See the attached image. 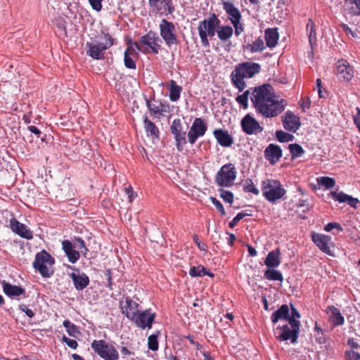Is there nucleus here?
<instances>
[{
  "instance_id": "f257e3e1",
  "label": "nucleus",
  "mask_w": 360,
  "mask_h": 360,
  "mask_svg": "<svg viewBox=\"0 0 360 360\" xmlns=\"http://www.w3.org/2000/svg\"><path fill=\"white\" fill-rule=\"evenodd\" d=\"M250 99L256 112L266 118L278 116L285 110L286 105L284 99H278L270 84L255 87Z\"/></svg>"
},
{
  "instance_id": "f03ea898",
  "label": "nucleus",
  "mask_w": 360,
  "mask_h": 360,
  "mask_svg": "<svg viewBox=\"0 0 360 360\" xmlns=\"http://www.w3.org/2000/svg\"><path fill=\"white\" fill-rule=\"evenodd\" d=\"M261 70V65L253 62H243L238 64L231 72L230 77L232 84L243 91L246 87L245 79L253 77Z\"/></svg>"
},
{
  "instance_id": "7ed1b4c3",
  "label": "nucleus",
  "mask_w": 360,
  "mask_h": 360,
  "mask_svg": "<svg viewBox=\"0 0 360 360\" xmlns=\"http://www.w3.org/2000/svg\"><path fill=\"white\" fill-rule=\"evenodd\" d=\"M221 21L215 13H212L208 18L199 22L198 31L202 45L205 47L210 46L208 38H212L217 33Z\"/></svg>"
},
{
  "instance_id": "20e7f679",
  "label": "nucleus",
  "mask_w": 360,
  "mask_h": 360,
  "mask_svg": "<svg viewBox=\"0 0 360 360\" xmlns=\"http://www.w3.org/2000/svg\"><path fill=\"white\" fill-rule=\"evenodd\" d=\"M300 326V321L292 319L290 323L278 325L274 330L275 338L280 342L290 340L291 343L295 344L297 342Z\"/></svg>"
},
{
  "instance_id": "39448f33",
  "label": "nucleus",
  "mask_w": 360,
  "mask_h": 360,
  "mask_svg": "<svg viewBox=\"0 0 360 360\" xmlns=\"http://www.w3.org/2000/svg\"><path fill=\"white\" fill-rule=\"evenodd\" d=\"M162 41L156 32L149 31L142 36L139 43L134 42L135 47L145 54H158L161 49Z\"/></svg>"
},
{
  "instance_id": "423d86ee",
  "label": "nucleus",
  "mask_w": 360,
  "mask_h": 360,
  "mask_svg": "<svg viewBox=\"0 0 360 360\" xmlns=\"http://www.w3.org/2000/svg\"><path fill=\"white\" fill-rule=\"evenodd\" d=\"M55 259L45 250L37 252L33 262V267L44 278H49L53 274V265Z\"/></svg>"
},
{
  "instance_id": "0eeeda50",
  "label": "nucleus",
  "mask_w": 360,
  "mask_h": 360,
  "mask_svg": "<svg viewBox=\"0 0 360 360\" xmlns=\"http://www.w3.org/2000/svg\"><path fill=\"white\" fill-rule=\"evenodd\" d=\"M262 191L264 197L271 202H276L282 198L286 191L280 181L274 179H266L262 182Z\"/></svg>"
},
{
  "instance_id": "6e6552de",
  "label": "nucleus",
  "mask_w": 360,
  "mask_h": 360,
  "mask_svg": "<svg viewBox=\"0 0 360 360\" xmlns=\"http://www.w3.org/2000/svg\"><path fill=\"white\" fill-rule=\"evenodd\" d=\"M102 39L104 43L87 42L86 46L88 48L86 54L96 60H101L103 58V52L114 44V39L108 33H102Z\"/></svg>"
},
{
  "instance_id": "1a4fd4ad",
  "label": "nucleus",
  "mask_w": 360,
  "mask_h": 360,
  "mask_svg": "<svg viewBox=\"0 0 360 360\" xmlns=\"http://www.w3.org/2000/svg\"><path fill=\"white\" fill-rule=\"evenodd\" d=\"M237 170L232 163L221 166L214 177L216 184L220 187H231L236 179Z\"/></svg>"
},
{
  "instance_id": "9d476101",
  "label": "nucleus",
  "mask_w": 360,
  "mask_h": 360,
  "mask_svg": "<svg viewBox=\"0 0 360 360\" xmlns=\"http://www.w3.org/2000/svg\"><path fill=\"white\" fill-rule=\"evenodd\" d=\"M94 353L103 360H118L119 353L116 348L104 340H94L91 343Z\"/></svg>"
},
{
  "instance_id": "9b49d317",
  "label": "nucleus",
  "mask_w": 360,
  "mask_h": 360,
  "mask_svg": "<svg viewBox=\"0 0 360 360\" xmlns=\"http://www.w3.org/2000/svg\"><path fill=\"white\" fill-rule=\"evenodd\" d=\"M159 27L160 36L167 46H171L178 44L179 41L176 34V27L172 22L162 19Z\"/></svg>"
},
{
  "instance_id": "f8f14e48",
  "label": "nucleus",
  "mask_w": 360,
  "mask_h": 360,
  "mask_svg": "<svg viewBox=\"0 0 360 360\" xmlns=\"http://www.w3.org/2000/svg\"><path fill=\"white\" fill-rule=\"evenodd\" d=\"M156 314L152 311L151 309H146L142 311H139L131 321L138 327L143 330L151 328L155 321Z\"/></svg>"
},
{
  "instance_id": "ddd939ff",
  "label": "nucleus",
  "mask_w": 360,
  "mask_h": 360,
  "mask_svg": "<svg viewBox=\"0 0 360 360\" xmlns=\"http://www.w3.org/2000/svg\"><path fill=\"white\" fill-rule=\"evenodd\" d=\"M207 129L205 122L202 118H195L188 132V143L193 145L199 137L205 135Z\"/></svg>"
},
{
  "instance_id": "4468645a",
  "label": "nucleus",
  "mask_w": 360,
  "mask_h": 360,
  "mask_svg": "<svg viewBox=\"0 0 360 360\" xmlns=\"http://www.w3.org/2000/svg\"><path fill=\"white\" fill-rule=\"evenodd\" d=\"M171 133L174 135L175 145L179 152L184 150V147L186 144V131H183V126L180 119H174L170 127Z\"/></svg>"
},
{
  "instance_id": "2eb2a0df",
  "label": "nucleus",
  "mask_w": 360,
  "mask_h": 360,
  "mask_svg": "<svg viewBox=\"0 0 360 360\" xmlns=\"http://www.w3.org/2000/svg\"><path fill=\"white\" fill-rule=\"evenodd\" d=\"M68 268L73 270V272L69 274L74 286L77 290H83L89 285V278L84 272H81L78 268L69 266Z\"/></svg>"
},
{
  "instance_id": "dca6fc26",
  "label": "nucleus",
  "mask_w": 360,
  "mask_h": 360,
  "mask_svg": "<svg viewBox=\"0 0 360 360\" xmlns=\"http://www.w3.org/2000/svg\"><path fill=\"white\" fill-rule=\"evenodd\" d=\"M241 127L243 131L248 134H257L263 131V127L259 122L250 114H247L241 120Z\"/></svg>"
},
{
  "instance_id": "f3484780",
  "label": "nucleus",
  "mask_w": 360,
  "mask_h": 360,
  "mask_svg": "<svg viewBox=\"0 0 360 360\" xmlns=\"http://www.w3.org/2000/svg\"><path fill=\"white\" fill-rule=\"evenodd\" d=\"M311 240L323 252L332 255L330 247L333 243L330 236L314 233L311 236Z\"/></svg>"
},
{
  "instance_id": "a211bd4d",
  "label": "nucleus",
  "mask_w": 360,
  "mask_h": 360,
  "mask_svg": "<svg viewBox=\"0 0 360 360\" xmlns=\"http://www.w3.org/2000/svg\"><path fill=\"white\" fill-rule=\"evenodd\" d=\"M282 122L285 129L293 133L297 131L301 124L300 117L290 110L285 112L282 117Z\"/></svg>"
},
{
  "instance_id": "6ab92c4d",
  "label": "nucleus",
  "mask_w": 360,
  "mask_h": 360,
  "mask_svg": "<svg viewBox=\"0 0 360 360\" xmlns=\"http://www.w3.org/2000/svg\"><path fill=\"white\" fill-rule=\"evenodd\" d=\"M337 75L340 79L345 82L350 81L354 77V70L352 66L345 60H339L336 63Z\"/></svg>"
},
{
  "instance_id": "aec40b11",
  "label": "nucleus",
  "mask_w": 360,
  "mask_h": 360,
  "mask_svg": "<svg viewBox=\"0 0 360 360\" xmlns=\"http://www.w3.org/2000/svg\"><path fill=\"white\" fill-rule=\"evenodd\" d=\"M139 304L129 297H126L124 301L120 302L122 313L131 321L139 312Z\"/></svg>"
},
{
  "instance_id": "412c9836",
  "label": "nucleus",
  "mask_w": 360,
  "mask_h": 360,
  "mask_svg": "<svg viewBox=\"0 0 360 360\" xmlns=\"http://www.w3.org/2000/svg\"><path fill=\"white\" fill-rule=\"evenodd\" d=\"M10 227L14 233L22 238L27 240L33 238L32 231L25 224L20 223L14 217L10 219Z\"/></svg>"
},
{
  "instance_id": "4be33fe9",
  "label": "nucleus",
  "mask_w": 360,
  "mask_h": 360,
  "mask_svg": "<svg viewBox=\"0 0 360 360\" xmlns=\"http://www.w3.org/2000/svg\"><path fill=\"white\" fill-rule=\"evenodd\" d=\"M282 155L283 152L281 148L274 143H270L264 151L265 159L272 165L279 161Z\"/></svg>"
},
{
  "instance_id": "5701e85b",
  "label": "nucleus",
  "mask_w": 360,
  "mask_h": 360,
  "mask_svg": "<svg viewBox=\"0 0 360 360\" xmlns=\"http://www.w3.org/2000/svg\"><path fill=\"white\" fill-rule=\"evenodd\" d=\"M4 293L11 298H15L19 296L26 297L25 289L15 285H12L6 281H1Z\"/></svg>"
},
{
  "instance_id": "b1692460",
  "label": "nucleus",
  "mask_w": 360,
  "mask_h": 360,
  "mask_svg": "<svg viewBox=\"0 0 360 360\" xmlns=\"http://www.w3.org/2000/svg\"><path fill=\"white\" fill-rule=\"evenodd\" d=\"M148 4L152 11L155 13H160L162 10V5L165 11L169 14L174 11L172 0H148Z\"/></svg>"
},
{
  "instance_id": "393cba45",
  "label": "nucleus",
  "mask_w": 360,
  "mask_h": 360,
  "mask_svg": "<svg viewBox=\"0 0 360 360\" xmlns=\"http://www.w3.org/2000/svg\"><path fill=\"white\" fill-rule=\"evenodd\" d=\"M222 5L231 23L236 21H241L242 15L239 9L236 8L232 2L229 1H222Z\"/></svg>"
},
{
  "instance_id": "a878e982",
  "label": "nucleus",
  "mask_w": 360,
  "mask_h": 360,
  "mask_svg": "<svg viewBox=\"0 0 360 360\" xmlns=\"http://www.w3.org/2000/svg\"><path fill=\"white\" fill-rule=\"evenodd\" d=\"M62 249L65 252L70 263L75 264L79 260L80 257L79 252L75 250V246L72 242L68 240H63Z\"/></svg>"
},
{
  "instance_id": "bb28decb",
  "label": "nucleus",
  "mask_w": 360,
  "mask_h": 360,
  "mask_svg": "<svg viewBox=\"0 0 360 360\" xmlns=\"http://www.w3.org/2000/svg\"><path fill=\"white\" fill-rule=\"evenodd\" d=\"M213 134L217 141V143L223 147H230L233 143L232 136L226 130L221 129H214Z\"/></svg>"
},
{
  "instance_id": "cd10ccee",
  "label": "nucleus",
  "mask_w": 360,
  "mask_h": 360,
  "mask_svg": "<svg viewBox=\"0 0 360 360\" xmlns=\"http://www.w3.org/2000/svg\"><path fill=\"white\" fill-rule=\"evenodd\" d=\"M330 195L335 200H337L339 202H347L349 205L354 208H356L358 204L359 203L358 198H353L352 196L347 195L342 191L339 193L332 191L330 193Z\"/></svg>"
},
{
  "instance_id": "c85d7f7f",
  "label": "nucleus",
  "mask_w": 360,
  "mask_h": 360,
  "mask_svg": "<svg viewBox=\"0 0 360 360\" xmlns=\"http://www.w3.org/2000/svg\"><path fill=\"white\" fill-rule=\"evenodd\" d=\"M146 106L151 115H161L167 111L168 105L162 103L161 101H157L155 103H151L150 100H146Z\"/></svg>"
},
{
  "instance_id": "c756f323",
  "label": "nucleus",
  "mask_w": 360,
  "mask_h": 360,
  "mask_svg": "<svg viewBox=\"0 0 360 360\" xmlns=\"http://www.w3.org/2000/svg\"><path fill=\"white\" fill-rule=\"evenodd\" d=\"M288 318L289 307L287 304H283L272 314L271 320L274 324H276L279 320L282 319H284L288 322Z\"/></svg>"
},
{
  "instance_id": "7c9ffc66",
  "label": "nucleus",
  "mask_w": 360,
  "mask_h": 360,
  "mask_svg": "<svg viewBox=\"0 0 360 360\" xmlns=\"http://www.w3.org/2000/svg\"><path fill=\"white\" fill-rule=\"evenodd\" d=\"M264 264L269 268L278 267L281 264L279 249L269 252L265 259Z\"/></svg>"
},
{
  "instance_id": "2f4dec72",
  "label": "nucleus",
  "mask_w": 360,
  "mask_h": 360,
  "mask_svg": "<svg viewBox=\"0 0 360 360\" xmlns=\"http://www.w3.org/2000/svg\"><path fill=\"white\" fill-rule=\"evenodd\" d=\"M279 34L277 28H268L265 30L266 44L269 48H274L277 44Z\"/></svg>"
},
{
  "instance_id": "473e14b6",
  "label": "nucleus",
  "mask_w": 360,
  "mask_h": 360,
  "mask_svg": "<svg viewBox=\"0 0 360 360\" xmlns=\"http://www.w3.org/2000/svg\"><path fill=\"white\" fill-rule=\"evenodd\" d=\"M327 310L331 314L329 316V320L334 326H340L344 323V317L337 307L334 306H329L327 308Z\"/></svg>"
},
{
  "instance_id": "72a5a7b5",
  "label": "nucleus",
  "mask_w": 360,
  "mask_h": 360,
  "mask_svg": "<svg viewBox=\"0 0 360 360\" xmlns=\"http://www.w3.org/2000/svg\"><path fill=\"white\" fill-rule=\"evenodd\" d=\"M143 125L148 136L159 139L160 131L158 128L148 119L147 115L143 117Z\"/></svg>"
},
{
  "instance_id": "f704fd0d",
  "label": "nucleus",
  "mask_w": 360,
  "mask_h": 360,
  "mask_svg": "<svg viewBox=\"0 0 360 360\" xmlns=\"http://www.w3.org/2000/svg\"><path fill=\"white\" fill-rule=\"evenodd\" d=\"M233 34V29L230 25H219L217 30L219 39L221 41H226L230 39Z\"/></svg>"
},
{
  "instance_id": "c9c22d12",
  "label": "nucleus",
  "mask_w": 360,
  "mask_h": 360,
  "mask_svg": "<svg viewBox=\"0 0 360 360\" xmlns=\"http://www.w3.org/2000/svg\"><path fill=\"white\" fill-rule=\"evenodd\" d=\"M169 97L171 101L175 102L177 101L180 98V94L182 91V87L176 84V82L171 79L169 83Z\"/></svg>"
},
{
  "instance_id": "e433bc0d",
  "label": "nucleus",
  "mask_w": 360,
  "mask_h": 360,
  "mask_svg": "<svg viewBox=\"0 0 360 360\" xmlns=\"http://www.w3.org/2000/svg\"><path fill=\"white\" fill-rule=\"evenodd\" d=\"M307 32H308L309 42L311 46L316 42V25L312 19H308L307 24Z\"/></svg>"
},
{
  "instance_id": "4c0bfd02",
  "label": "nucleus",
  "mask_w": 360,
  "mask_h": 360,
  "mask_svg": "<svg viewBox=\"0 0 360 360\" xmlns=\"http://www.w3.org/2000/svg\"><path fill=\"white\" fill-rule=\"evenodd\" d=\"M189 275L191 277H197V276L201 277L205 275H207L208 276H210L211 278L214 277V276L213 273L207 271L205 268L202 265H199L198 266H192L190 269Z\"/></svg>"
},
{
  "instance_id": "58836bf2",
  "label": "nucleus",
  "mask_w": 360,
  "mask_h": 360,
  "mask_svg": "<svg viewBox=\"0 0 360 360\" xmlns=\"http://www.w3.org/2000/svg\"><path fill=\"white\" fill-rule=\"evenodd\" d=\"M246 49L251 53L262 52L264 50L265 46L262 38H257L252 44L246 45Z\"/></svg>"
},
{
  "instance_id": "ea45409f",
  "label": "nucleus",
  "mask_w": 360,
  "mask_h": 360,
  "mask_svg": "<svg viewBox=\"0 0 360 360\" xmlns=\"http://www.w3.org/2000/svg\"><path fill=\"white\" fill-rule=\"evenodd\" d=\"M264 276L266 279L269 281H283V280L282 274L279 271L275 269H267L264 272Z\"/></svg>"
},
{
  "instance_id": "a19ab883",
  "label": "nucleus",
  "mask_w": 360,
  "mask_h": 360,
  "mask_svg": "<svg viewBox=\"0 0 360 360\" xmlns=\"http://www.w3.org/2000/svg\"><path fill=\"white\" fill-rule=\"evenodd\" d=\"M292 159L301 157L304 153L303 148L297 143H291L288 146Z\"/></svg>"
},
{
  "instance_id": "79ce46f5",
  "label": "nucleus",
  "mask_w": 360,
  "mask_h": 360,
  "mask_svg": "<svg viewBox=\"0 0 360 360\" xmlns=\"http://www.w3.org/2000/svg\"><path fill=\"white\" fill-rule=\"evenodd\" d=\"M316 181L319 186H323L326 189L332 188L335 184V179L329 176L318 177Z\"/></svg>"
},
{
  "instance_id": "37998d69",
  "label": "nucleus",
  "mask_w": 360,
  "mask_h": 360,
  "mask_svg": "<svg viewBox=\"0 0 360 360\" xmlns=\"http://www.w3.org/2000/svg\"><path fill=\"white\" fill-rule=\"evenodd\" d=\"M160 334V331H156L148 338V347L152 351H157L159 348L158 338Z\"/></svg>"
},
{
  "instance_id": "c03bdc74",
  "label": "nucleus",
  "mask_w": 360,
  "mask_h": 360,
  "mask_svg": "<svg viewBox=\"0 0 360 360\" xmlns=\"http://www.w3.org/2000/svg\"><path fill=\"white\" fill-rule=\"evenodd\" d=\"M243 191L246 193H252L254 195H259V191L255 186L252 180L251 179H247L245 180L243 186Z\"/></svg>"
},
{
  "instance_id": "a18cd8bd",
  "label": "nucleus",
  "mask_w": 360,
  "mask_h": 360,
  "mask_svg": "<svg viewBox=\"0 0 360 360\" xmlns=\"http://www.w3.org/2000/svg\"><path fill=\"white\" fill-rule=\"evenodd\" d=\"M63 326L65 328L66 331L69 335L76 337V335L79 334L80 332L76 325L71 323L69 320H65L63 323Z\"/></svg>"
},
{
  "instance_id": "49530a36",
  "label": "nucleus",
  "mask_w": 360,
  "mask_h": 360,
  "mask_svg": "<svg viewBox=\"0 0 360 360\" xmlns=\"http://www.w3.org/2000/svg\"><path fill=\"white\" fill-rule=\"evenodd\" d=\"M276 136L278 141L281 143L292 141L294 139L292 134L282 130L276 131Z\"/></svg>"
},
{
  "instance_id": "de8ad7c7",
  "label": "nucleus",
  "mask_w": 360,
  "mask_h": 360,
  "mask_svg": "<svg viewBox=\"0 0 360 360\" xmlns=\"http://www.w3.org/2000/svg\"><path fill=\"white\" fill-rule=\"evenodd\" d=\"M250 94V90H246L243 94L238 95L236 98L237 103L240 104L244 109H247L248 107V97Z\"/></svg>"
},
{
  "instance_id": "09e8293b",
  "label": "nucleus",
  "mask_w": 360,
  "mask_h": 360,
  "mask_svg": "<svg viewBox=\"0 0 360 360\" xmlns=\"http://www.w3.org/2000/svg\"><path fill=\"white\" fill-rule=\"evenodd\" d=\"M351 5L349 13L354 15H360V0H345Z\"/></svg>"
},
{
  "instance_id": "8fccbe9b",
  "label": "nucleus",
  "mask_w": 360,
  "mask_h": 360,
  "mask_svg": "<svg viewBox=\"0 0 360 360\" xmlns=\"http://www.w3.org/2000/svg\"><path fill=\"white\" fill-rule=\"evenodd\" d=\"M219 196L224 201L232 204L233 202L234 196L232 192L220 188L219 190Z\"/></svg>"
},
{
  "instance_id": "3c124183",
  "label": "nucleus",
  "mask_w": 360,
  "mask_h": 360,
  "mask_svg": "<svg viewBox=\"0 0 360 360\" xmlns=\"http://www.w3.org/2000/svg\"><path fill=\"white\" fill-rule=\"evenodd\" d=\"M73 245L75 246V248L79 250L84 255L89 251V250L86 247L84 241L79 237L75 238Z\"/></svg>"
},
{
  "instance_id": "603ef678",
  "label": "nucleus",
  "mask_w": 360,
  "mask_h": 360,
  "mask_svg": "<svg viewBox=\"0 0 360 360\" xmlns=\"http://www.w3.org/2000/svg\"><path fill=\"white\" fill-rule=\"evenodd\" d=\"M124 66L128 69L136 70V60L133 58L132 56L124 55Z\"/></svg>"
},
{
  "instance_id": "864d4df0",
  "label": "nucleus",
  "mask_w": 360,
  "mask_h": 360,
  "mask_svg": "<svg viewBox=\"0 0 360 360\" xmlns=\"http://www.w3.org/2000/svg\"><path fill=\"white\" fill-rule=\"evenodd\" d=\"M249 215V214L243 212L238 213L237 215L229 222V226L231 229H233L240 220Z\"/></svg>"
},
{
  "instance_id": "5fc2aeb1",
  "label": "nucleus",
  "mask_w": 360,
  "mask_h": 360,
  "mask_svg": "<svg viewBox=\"0 0 360 360\" xmlns=\"http://www.w3.org/2000/svg\"><path fill=\"white\" fill-rule=\"evenodd\" d=\"M345 360H360V354L354 350H347L345 352Z\"/></svg>"
},
{
  "instance_id": "6e6d98bb",
  "label": "nucleus",
  "mask_w": 360,
  "mask_h": 360,
  "mask_svg": "<svg viewBox=\"0 0 360 360\" xmlns=\"http://www.w3.org/2000/svg\"><path fill=\"white\" fill-rule=\"evenodd\" d=\"M210 200L212 202V203L216 207V209L221 214V216L226 215V212L222 204L216 198L210 197Z\"/></svg>"
},
{
  "instance_id": "4d7b16f0",
  "label": "nucleus",
  "mask_w": 360,
  "mask_h": 360,
  "mask_svg": "<svg viewBox=\"0 0 360 360\" xmlns=\"http://www.w3.org/2000/svg\"><path fill=\"white\" fill-rule=\"evenodd\" d=\"M232 25L234 27L233 32L235 35L238 37L244 31L243 24L241 23V21H236L233 22Z\"/></svg>"
},
{
  "instance_id": "13d9d810",
  "label": "nucleus",
  "mask_w": 360,
  "mask_h": 360,
  "mask_svg": "<svg viewBox=\"0 0 360 360\" xmlns=\"http://www.w3.org/2000/svg\"><path fill=\"white\" fill-rule=\"evenodd\" d=\"M18 309L20 311L25 312V314L29 318H30V319H32V318H33L34 316V311L31 309L28 308V307L27 305H25V304H20L19 307H18Z\"/></svg>"
},
{
  "instance_id": "bf43d9fd",
  "label": "nucleus",
  "mask_w": 360,
  "mask_h": 360,
  "mask_svg": "<svg viewBox=\"0 0 360 360\" xmlns=\"http://www.w3.org/2000/svg\"><path fill=\"white\" fill-rule=\"evenodd\" d=\"M291 306V314H289L288 318V323H290L291 320L297 321L296 319H299L300 317V314L296 309V308L293 305Z\"/></svg>"
},
{
  "instance_id": "052dcab7",
  "label": "nucleus",
  "mask_w": 360,
  "mask_h": 360,
  "mask_svg": "<svg viewBox=\"0 0 360 360\" xmlns=\"http://www.w3.org/2000/svg\"><path fill=\"white\" fill-rule=\"evenodd\" d=\"M92 8L96 11H100L102 9L103 0H88Z\"/></svg>"
},
{
  "instance_id": "680f3d73",
  "label": "nucleus",
  "mask_w": 360,
  "mask_h": 360,
  "mask_svg": "<svg viewBox=\"0 0 360 360\" xmlns=\"http://www.w3.org/2000/svg\"><path fill=\"white\" fill-rule=\"evenodd\" d=\"M193 239L194 243L196 244V245L200 250L207 251V245L204 243H202L197 235H194L193 236Z\"/></svg>"
},
{
  "instance_id": "e2e57ef3",
  "label": "nucleus",
  "mask_w": 360,
  "mask_h": 360,
  "mask_svg": "<svg viewBox=\"0 0 360 360\" xmlns=\"http://www.w3.org/2000/svg\"><path fill=\"white\" fill-rule=\"evenodd\" d=\"M54 24L60 29L66 30V22L63 17H58L54 20Z\"/></svg>"
},
{
  "instance_id": "0e129e2a",
  "label": "nucleus",
  "mask_w": 360,
  "mask_h": 360,
  "mask_svg": "<svg viewBox=\"0 0 360 360\" xmlns=\"http://www.w3.org/2000/svg\"><path fill=\"white\" fill-rule=\"evenodd\" d=\"M63 341L66 343V345L72 349H77L78 344L76 340L70 339L65 336H63Z\"/></svg>"
},
{
  "instance_id": "69168bd1",
  "label": "nucleus",
  "mask_w": 360,
  "mask_h": 360,
  "mask_svg": "<svg viewBox=\"0 0 360 360\" xmlns=\"http://www.w3.org/2000/svg\"><path fill=\"white\" fill-rule=\"evenodd\" d=\"M300 104L303 109H309L311 105V101L309 97H303L300 101Z\"/></svg>"
},
{
  "instance_id": "338daca9",
  "label": "nucleus",
  "mask_w": 360,
  "mask_h": 360,
  "mask_svg": "<svg viewBox=\"0 0 360 360\" xmlns=\"http://www.w3.org/2000/svg\"><path fill=\"white\" fill-rule=\"evenodd\" d=\"M124 55H127L129 56L133 57L137 56V53L136 52L133 46H128L126 50L124 51Z\"/></svg>"
},
{
  "instance_id": "774afa93",
  "label": "nucleus",
  "mask_w": 360,
  "mask_h": 360,
  "mask_svg": "<svg viewBox=\"0 0 360 360\" xmlns=\"http://www.w3.org/2000/svg\"><path fill=\"white\" fill-rule=\"evenodd\" d=\"M357 113L354 116V122L360 132V108H356Z\"/></svg>"
}]
</instances>
